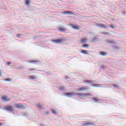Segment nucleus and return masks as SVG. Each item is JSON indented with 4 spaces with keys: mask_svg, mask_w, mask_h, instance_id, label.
<instances>
[{
    "mask_svg": "<svg viewBox=\"0 0 126 126\" xmlns=\"http://www.w3.org/2000/svg\"><path fill=\"white\" fill-rule=\"evenodd\" d=\"M86 40L87 39L85 38H82L81 40L82 44H84V43H86Z\"/></svg>",
    "mask_w": 126,
    "mask_h": 126,
    "instance_id": "16",
    "label": "nucleus"
},
{
    "mask_svg": "<svg viewBox=\"0 0 126 126\" xmlns=\"http://www.w3.org/2000/svg\"><path fill=\"white\" fill-rule=\"evenodd\" d=\"M40 126H44V125L43 124H41Z\"/></svg>",
    "mask_w": 126,
    "mask_h": 126,
    "instance_id": "40",
    "label": "nucleus"
},
{
    "mask_svg": "<svg viewBox=\"0 0 126 126\" xmlns=\"http://www.w3.org/2000/svg\"><path fill=\"white\" fill-rule=\"evenodd\" d=\"M2 99H3V101H5V102H6V101L9 100H8V99H7V97L6 96H3L2 97Z\"/></svg>",
    "mask_w": 126,
    "mask_h": 126,
    "instance_id": "17",
    "label": "nucleus"
},
{
    "mask_svg": "<svg viewBox=\"0 0 126 126\" xmlns=\"http://www.w3.org/2000/svg\"><path fill=\"white\" fill-rule=\"evenodd\" d=\"M114 48L115 49H119V47H118L117 46H114Z\"/></svg>",
    "mask_w": 126,
    "mask_h": 126,
    "instance_id": "37",
    "label": "nucleus"
},
{
    "mask_svg": "<svg viewBox=\"0 0 126 126\" xmlns=\"http://www.w3.org/2000/svg\"><path fill=\"white\" fill-rule=\"evenodd\" d=\"M100 84H93L91 85V86H93V87H100Z\"/></svg>",
    "mask_w": 126,
    "mask_h": 126,
    "instance_id": "18",
    "label": "nucleus"
},
{
    "mask_svg": "<svg viewBox=\"0 0 126 126\" xmlns=\"http://www.w3.org/2000/svg\"><path fill=\"white\" fill-rule=\"evenodd\" d=\"M0 76H1V72L0 70Z\"/></svg>",
    "mask_w": 126,
    "mask_h": 126,
    "instance_id": "38",
    "label": "nucleus"
},
{
    "mask_svg": "<svg viewBox=\"0 0 126 126\" xmlns=\"http://www.w3.org/2000/svg\"><path fill=\"white\" fill-rule=\"evenodd\" d=\"M5 81H11V79L7 78V79H5Z\"/></svg>",
    "mask_w": 126,
    "mask_h": 126,
    "instance_id": "31",
    "label": "nucleus"
},
{
    "mask_svg": "<svg viewBox=\"0 0 126 126\" xmlns=\"http://www.w3.org/2000/svg\"><path fill=\"white\" fill-rule=\"evenodd\" d=\"M49 114H50V113L49 112V111H46L45 113V115H49Z\"/></svg>",
    "mask_w": 126,
    "mask_h": 126,
    "instance_id": "34",
    "label": "nucleus"
},
{
    "mask_svg": "<svg viewBox=\"0 0 126 126\" xmlns=\"http://www.w3.org/2000/svg\"><path fill=\"white\" fill-rule=\"evenodd\" d=\"M112 86H113V87H114L116 89H119V86H118L117 85L113 84Z\"/></svg>",
    "mask_w": 126,
    "mask_h": 126,
    "instance_id": "25",
    "label": "nucleus"
},
{
    "mask_svg": "<svg viewBox=\"0 0 126 126\" xmlns=\"http://www.w3.org/2000/svg\"><path fill=\"white\" fill-rule=\"evenodd\" d=\"M65 78H66V79H69V77L68 76H65Z\"/></svg>",
    "mask_w": 126,
    "mask_h": 126,
    "instance_id": "36",
    "label": "nucleus"
},
{
    "mask_svg": "<svg viewBox=\"0 0 126 126\" xmlns=\"http://www.w3.org/2000/svg\"><path fill=\"white\" fill-rule=\"evenodd\" d=\"M63 41H64L63 38H59L56 40H53V42H54V43H58L59 44L63 42Z\"/></svg>",
    "mask_w": 126,
    "mask_h": 126,
    "instance_id": "5",
    "label": "nucleus"
},
{
    "mask_svg": "<svg viewBox=\"0 0 126 126\" xmlns=\"http://www.w3.org/2000/svg\"><path fill=\"white\" fill-rule=\"evenodd\" d=\"M29 63H38V61H34V60L30 61H29Z\"/></svg>",
    "mask_w": 126,
    "mask_h": 126,
    "instance_id": "30",
    "label": "nucleus"
},
{
    "mask_svg": "<svg viewBox=\"0 0 126 126\" xmlns=\"http://www.w3.org/2000/svg\"><path fill=\"white\" fill-rule=\"evenodd\" d=\"M37 107L40 110H42V109H43V107H42V105H41V104H37Z\"/></svg>",
    "mask_w": 126,
    "mask_h": 126,
    "instance_id": "22",
    "label": "nucleus"
},
{
    "mask_svg": "<svg viewBox=\"0 0 126 126\" xmlns=\"http://www.w3.org/2000/svg\"><path fill=\"white\" fill-rule=\"evenodd\" d=\"M70 26L71 27H72V28H73V29H75V30H79V29H80V28H79V27L74 24H71Z\"/></svg>",
    "mask_w": 126,
    "mask_h": 126,
    "instance_id": "7",
    "label": "nucleus"
},
{
    "mask_svg": "<svg viewBox=\"0 0 126 126\" xmlns=\"http://www.w3.org/2000/svg\"><path fill=\"white\" fill-rule=\"evenodd\" d=\"M100 68H102V69H105L107 68V66H105V65H101Z\"/></svg>",
    "mask_w": 126,
    "mask_h": 126,
    "instance_id": "24",
    "label": "nucleus"
},
{
    "mask_svg": "<svg viewBox=\"0 0 126 126\" xmlns=\"http://www.w3.org/2000/svg\"><path fill=\"white\" fill-rule=\"evenodd\" d=\"M28 69L30 71H35V70H36V69L35 68H28Z\"/></svg>",
    "mask_w": 126,
    "mask_h": 126,
    "instance_id": "26",
    "label": "nucleus"
},
{
    "mask_svg": "<svg viewBox=\"0 0 126 126\" xmlns=\"http://www.w3.org/2000/svg\"><path fill=\"white\" fill-rule=\"evenodd\" d=\"M100 55H101V56H107V53H106L104 51H101L100 52Z\"/></svg>",
    "mask_w": 126,
    "mask_h": 126,
    "instance_id": "14",
    "label": "nucleus"
},
{
    "mask_svg": "<svg viewBox=\"0 0 126 126\" xmlns=\"http://www.w3.org/2000/svg\"><path fill=\"white\" fill-rule=\"evenodd\" d=\"M1 125H2V123H0V126H1Z\"/></svg>",
    "mask_w": 126,
    "mask_h": 126,
    "instance_id": "39",
    "label": "nucleus"
},
{
    "mask_svg": "<svg viewBox=\"0 0 126 126\" xmlns=\"http://www.w3.org/2000/svg\"><path fill=\"white\" fill-rule=\"evenodd\" d=\"M51 111L53 115H58V112H57V110H56V109H51Z\"/></svg>",
    "mask_w": 126,
    "mask_h": 126,
    "instance_id": "10",
    "label": "nucleus"
},
{
    "mask_svg": "<svg viewBox=\"0 0 126 126\" xmlns=\"http://www.w3.org/2000/svg\"><path fill=\"white\" fill-rule=\"evenodd\" d=\"M25 3L27 5H29V4H30V0H26L25 1Z\"/></svg>",
    "mask_w": 126,
    "mask_h": 126,
    "instance_id": "20",
    "label": "nucleus"
},
{
    "mask_svg": "<svg viewBox=\"0 0 126 126\" xmlns=\"http://www.w3.org/2000/svg\"><path fill=\"white\" fill-rule=\"evenodd\" d=\"M106 42L108 44H116V41H113V40H106Z\"/></svg>",
    "mask_w": 126,
    "mask_h": 126,
    "instance_id": "9",
    "label": "nucleus"
},
{
    "mask_svg": "<svg viewBox=\"0 0 126 126\" xmlns=\"http://www.w3.org/2000/svg\"><path fill=\"white\" fill-rule=\"evenodd\" d=\"M82 54H84V55H88V51L85 50H82L81 51Z\"/></svg>",
    "mask_w": 126,
    "mask_h": 126,
    "instance_id": "11",
    "label": "nucleus"
},
{
    "mask_svg": "<svg viewBox=\"0 0 126 126\" xmlns=\"http://www.w3.org/2000/svg\"><path fill=\"white\" fill-rule=\"evenodd\" d=\"M84 90H87V88H83L79 89V91H84Z\"/></svg>",
    "mask_w": 126,
    "mask_h": 126,
    "instance_id": "21",
    "label": "nucleus"
},
{
    "mask_svg": "<svg viewBox=\"0 0 126 126\" xmlns=\"http://www.w3.org/2000/svg\"><path fill=\"white\" fill-rule=\"evenodd\" d=\"M96 41H98V38L97 37H94L92 39V42H96Z\"/></svg>",
    "mask_w": 126,
    "mask_h": 126,
    "instance_id": "15",
    "label": "nucleus"
},
{
    "mask_svg": "<svg viewBox=\"0 0 126 126\" xmlns=\"http://www.w3.org/2000/svg\"><path fill=\"white\" fill-rule=\"evenodd\" d=\"M15 106L17 109H21V110H24V108H25V106L21 103L16 104H15Z\"/></svg>",
    "mask_w": 126,
    "mask_h": 126,
    "instance_id": "3",
    "label": "nucleus"
},
{
    "mask_svg": "<svg viewBox=\"0 0 126 126\" xmlns=\"http://www.w3.org/2000/svg\"><path fill=\"white\" fill-rule=\"evenodd\" d=\"M59 30L60 31H62V32H63V31H66V30H65V29H64L63 28H60Z\"/></svg>",
    "mask_w": 126,
    "mask_h": 126,
    "instance_id": "23",
    "label": "nucleus"
},
{
    "mask_svg": "<svg viewBox=\"0 0 126 126\" xmlns=\"http://www.w3.org/2000/svg\"><path fill=\"white\" fill-rule=\"evenodd\" d=\"M95 125V123L89 122L88 123H84L82 124L83 126H94Z\"/></svg>",
    "mask_w": 126,
    "mask_h": 126,
    "instance_id": "4",
    "label": "nucleus"
},
{
    "mask_svg": "<svg viewBox=\"0 0 126 126\" xmlns=\"http://www.w3.org/2000/svg\"><path fill=\"white\" fill-rule=\"evenodd\" d=\"M65 14H69V15H74V14L73 12H71V11H66L64 12Z\"/></svg>",
    "mask_w": 126,
    "mask_h": 126,
    "instance_id": "8",
    "label": "nucleus"
},
{
    "mask_svg": "<svg viewBox=\"0 0 126 126\" xmlns=\"http://www.w3.org/2000/svg\"><path fill=\"white\" fill-rule=\"evenodd\" d=\"M110 28H112V29H115V27L113 25H110Z\"/></svg>",
    "mask_w": 126,
    "mask_h": 126,
    "instance_id": "29",
    "label": "nucleus"
},
{
    "mask_svg": "<svg viewBox=\"0 0 126 126\" xmlns=\"http://www.w3.org/2000/svg\"><path fill=\"white\" fill-rule=\"evenodd\" d=\"M101 34H104L105 35H109L108 32H102Z\"/></svg>",
    "mask_w": 126,
    "mask_h": 126,
    "instance_id": "32",
    "label": "nucleus"
},
{
    "mask_svg": "<svg viewBox=\"0 0 126 126\" xmlns=\"http://www.w3.org/2000/svg\"><path fill=\"white\" fill-rule=\"evenodd\" d=\"M59 90L60 91H65V87L63 86H61L60 87H59Z\"/></svg>",
    "mask_w": 126,
    "mask_h": 126,
    "instance_id": "12",
    "label": "nucleus"
},
{
    "mask_svg": "<svg viewBox=\"0 0 126 126\" xmlns=\"http://www.w3.org/2000/svg\"><path fill=\"white\" fill-rule=\"evenodd\" d=\"M66 96L68 97H70V96H73V95H77V96H82V97H86V96H90L89 94H81V93H77L75 94L74 93H66L64 94Z\"/></svg>",
    "mask_w": 126,
    "mask_h": 126,
    "instance_id": "1",
    "label": "nucleus"
},
{
    "mask_svg": "<svg viewBox=\"0 0 126 126\" xmlns=\"http://www.w3.org/2000/svg\"><path fill=\"white\" fill-rule=\"evenodd\" d=\"M4 110L5 111H7V112H14V109H13V107L12 106L7 105L4 108Z\"/></svg>",
    "mask_w": 126,
    "mask_h": 126,
    "instance_id": "2",
    "label": "nucleus"
},
{
    "mask_svg": "<svg viewBox=\"0 0 126 126\" xmlns=\"http://www.w3.org/2000/svg\"><path fill=\"white\" fill-rule=\"evenodd\" d=\"M30 78H31V79H36V77H34L33 76H30Z\"/></svg>",
    "mask_w": 126,
    "mask_h": 126,
    "instance_id": "28",
    "label": "nucleus"
},
{
    "mask_svg": "<svg viewBox=\"0 0 126 126\" xmlns=\"http://www.w3.org/2000/svg\"><path fill=\"white\" fill-rule=\"evenodd\" d=\"M7 64L8 65H9V64H11V62H8V63H7Z\"/></svg>",
    "mask_w": 126,
    "mask_h": 126,
    "instance_id": "35",
    "label": "nucleus"
},
{
    "mask_svg": "<svg viewBox=\"0 0 126 126\" xmlns=\"http://www.w3.org/2000/svg\"><path fill=\"white\" fill-rule=\"evenodd\" d=\"M85 82L86 83H92V82H93V81H87V80H86V81H85Z\"/></svg>",
    "mask_w": 126,
    "mask_h": 126,
    "instance_id": "27",
    "label": "nucleus"
},
{
    "mask_svg": "<svg viewBox=\"0 0 126 126\" xmlns=\"http://www.w3.org/2000/svg\"><path fill=\"white\" fill-rule=\"evenodd\" d=\"M83 48H88L89 45L88 44H84L82 45Z\"/></svg>",
    "mask_w": 126,
    "mask_h": 126,
    "instance_id": "19",
    "label": "nucleus"
},
{
    "mask_svg": "<svg viewBox=\"0 0 126 126\" xmlns=\"http://www.w3.org/2000/svg\"><path fill=\"white\" fill-rule=\"evenodd\" d=\"M92 99L94 100V101L95 103H98V102L100 101V99H99L96 97H93L92 98Z\"/></svg>",
    "mask_w": 126,
    "mask_h": 126,
    "instance_id": "13",
    "label": "nucleus"
},
{
    "mask_svg": "<svg viewBox=\"0 0 126 126\" xmlns=\"http://www.w3.org/2000/svg\"><path fill=\"white\" fill-rule=\"evenodd\" d=\"M96 26H97V27H99V28H103V29H106V28H108V27H106L105 25L101 24H96Z\"/></svg>",
    "mask_w": 126,
    "mask_h": 126,
    "instance_id": "6",
    "label": "nucleus"
},
{
    "mask_svg": "<svg viewBox=\"0 0 126 126\" xmlns=\"http://www.w3.org/2000/svg\"><path fill=\"white\" fill-rule=\"evenodd\" d=\"M21 34H17V36L18 37V38H20V36H21Z\"/></svg>",
    "mask_w": 126,
    "mask_h": 126,
    "instance_id": "33",
    "label": "nucleus"
}]
</instances>
